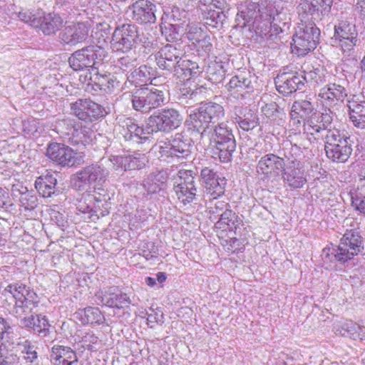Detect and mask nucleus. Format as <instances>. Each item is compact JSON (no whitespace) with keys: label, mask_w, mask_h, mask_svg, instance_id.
Instances as JSON below:
<instances>
[{"label":"nucleus","mask_w":365,"mask_h":365,"mask_svg":"<svg viewBox=\"0 0 365 365\" xmlns=\"http://www.w3.org/2000/svg\"><path fill=\"white\" fill-rule=\"evenodd\" d=\"M182 34L185 35V38L192 41L193 43L199 41L204 34L203 30L200 27L195 24H190L189 23L186 24Z\"/></svg>","instance_id":"nucleus-56"},{"label":"nucleus","mask_w":365,"mask_h":365,"mask_svg":"<svg viewBox=\"0 0 365 365\" xmlns=\"http://www.w3.org/2000/svg\"><path fill=\"white\" fill-rule=\"evenodd\" d=\"M192 141L186 133L180 132L171 136L168 142H163V145L159 146V158H185L191 153L190 148Z\"/></svg>","instance_id":"nucleus-12"},{"label":"nucleus","mask_w":365,"mask_h":365,"mask_svg":"<svg viewBox=\"0 0 365 365\" xmlns=\"http://www.w3.org/2000/svg\"><path fill=\"white\" fill-rule=\"evenodd\" d=\"M299 151V148L294 145L289 149L284 150L282 158H284V168L300 166V161L297 159L296 155Z\"/></svg>","instance_id":"nucleus-53"},{"label":"nucleus","mask_w":365,"mask_h":365,"mask_svg":"<svg viewBox=\"0 0 365 365\" xmlns=\"http://www.w3.org/2000/svg\"><path fill=\"white\" fill-rule=\"evenodd\" d=\"M83 321L86 324H102L104 322V316L98 307H88L83 310Z\"/></svg>","instance_id":"nucleus-48"},{"label":"nucleus","mask_w":365,"mask_h":365,"mask_svg":"<svg viewBox=\"0 0 365 365\" xmlns=\"http://www.w3.org/2000/svg\"><path fill=\"white\" fill-rule=\"evenodd\" d=\"M46 155L53 163L62 167L70 168L79 163L78 153L63 143H49Z\"/></svg>","instance_id":"nucleus-16"},{"label":"nucleus","mask_w":365,"mask_h":365,"mask_svg":"<svg viewBox=\"0 0 365 365\" xmlns=\"http://www.w3.org/2000/svg\"><path fill=\"white\" fill-rule=\"evenodd\" d=\"M257 3L246 1L240 4L237 7V14L236 22L237 26L241 28H249L252 24H255L258 16Z\"/></svg>","instance_id":"nucleus-27"},{"label":"nucleus","mask_w":365,"mask_h":365,"mask_svg":"<svg viewBox=\"0 0 365 365\" xmlns=\"http://www.w3.org/2000/svg\"><path fill=\"white\" fill-rule=\"evenodd\" d=\"M108 160L101 159L98 162L83 167L71 178V184L77 191L93 189L96 195H102L103 184L109 176Z\"/></svg>","instance_id":"nucleus-2"},{"label":"nucleus","mask_w":365,"mask_h":365,"mask_svg":"<svg viewBox=\"0 0 365 365\" xmlns=\"http://www.w3.org/2000/svg\"><path fill=\"white\" fill-rule=\"evenodd\" d=\"M182 51L175 45L166 44L155 53V61L161 70L175 76V71L180 63Z\"/></svg>","instance_id":"nucleus-18"},{"label":"nucleus","mask_w":365,"mask_h":365,"mask_svg":"<svg viewBox=\"0 0 365 365\" xmlns=\"http://www.w3.org/2000/svg\"><path fill=\"white\" fill-rule=\"evenodd\" d=\"M138 27L133 24L117 26L112 34L110 48L115 52H129L137 43Z\"/></svg>","instance_id":"nucleus-11"},{"label":"nucleus","mask_w":365,"mask_h":365,"mask_svg":"<svg viewBox=\"0 0 365 365\" xmlns=\"http://www.w3.org/2000/svg\"><path fill=\"white\" fill-rule=\"evenodd\" d=\"M347 107L349 108V119L354 118V115L356 117H361L365 115L364 103L348 101Z\"/></svg>","instance_id":"nucleus-60"},{"label":"nucleus","mask_w":365,"mask_h":365,"mask_svg":"<svg viewBox=\"0 0 365 365\" xmlns=\"http://www.w3.org/2000/svg\"><path fill=\"white\" fill-rule=\"evenodd\" d=\"M225 115L222 106L214 102L200 104L196 111L190 114L185 123L189 130L202 134L210 123H215Z\"/></svg>","instance_id":"nucleus-5"},{"label":"nucleus","mask_w":365,"mask_h":365,"mask_svg":"<svg viewBox=\"0 0 365 365\" xmlns=\"http://www.w3.org/2000/svg\"><path fill=\"white\" fill-rule=\"evenodd\" d=\"M255 83V76L250 72L241 73L232 77L226 88L235 98L244 97L252 91Z\"/></svg>","instance_id":"nucleus-22"},{"label":"nucleus","mask_w":365,"mask_h":365,"mask_svg":"<svg viewBox=\"0 0 365 365\" xmlns=\"http://www.w3.org/2000/svg\"><path fill=\"white\" fill-rule=\"evenodd\" d=\"M168 173L164 170L150 173L143 181V187L149 194L163 190L168 180Z\"/></svg>","instance_id":"nucleus-32"},{"label":"nucleus","mask_w":365,"mask_h":365,"mask_svg":"<svg viewBox=\"0 0 365 365\" xmlns=\"http://www.w3.org/2000/svg\"><path fill=\"white\" fill-rule=\"evenodd\" d=\"M314 110V106L309 101L300 100L294 101L291 108V118L292 119L297 118L298 115L300 118H304L309 115Z\"/></svg>","instance_id":"nucleus-41"},{"label":"nucleus","mask_w":365,"mask_h":365,"mask_svg":"<svg viewBox=\"0 0 365 365\" xmlns=\"http://www.w3.org/2000/svg\"><path fill=\"white\" fill-rule=\"evenodd\" d=\"M334 36L339 39L343 53L347 56H353L359 41L355 24L348 20L340 21L334 26Z\"/></svg>","instance_id":"nucleus-15"},{"label":"nucleus","mask_w":365,"mask_h":365,"mask_svg":"<svg viewBox=\"0 0 365 365\" xmlns=\"http://www.w3.org/2000/svg\"><path fill=\"white\" fill-rule=\"evenodd\" d=\"M333 112L330 108L324 109L322 113H313L307 120V126L312 130L311 133H322L326 135L327 131L336 130L332 128Z\"/></svg>","instance_id":"nucleus-26"},{"label":"nucleus","mask_w":365,"mask_h":365,"mask_svg":"<svg viewBox=\"0 0 365 365\" xmlns=\"http://www.w3.org/2000/svg\"><path fill=\"white\" fill-rule=\"evenodd\" d=\"M284 168V158L273 153L266 154L258 161L256 170L259 174L269 175L278 174Z\"/></svg>","instance_id":"nucleus-28"},{"label":"nucleus","mask_w":365,"mask_h":365,"mask_svg":"<svg viewBox=\"0 0 365 365\" xmlns=\"http://www.w3.org/2000/svg\"><path fill=\"white\" fill-rule=\"evenodd\" d=\"M95 302L98 305L120 309L128 307L132 304V300L126 293L118 290L117 287H111L97 292L95 295Z\"/></svg>","instance_id":"nucleus-17"},{"label":"nucleus","mask_w":365,"mask_h":365,"mask_svg":"<svg viewBox=\"0 0 365 365\" xmlns=\"http://www.w3.org/2000/svg\"><path fill=\"white\" fill-rule=\"evenodd\" d=\"M94 200L96 203L93 208H91L89 206L85 207L81 206L79 207V210L83 213H89L91 216L96 215L98 218L107 215L109 213L107 207H106L108 205L107 196L106 195L96 196V195Z\"/></svg>","instance_id":"nucleus-38"},{"label":"nucleus","mask_w":365,"mask_h":365,"mask_svg":"<svg viewBox=\"0 0 365 365\" xmlns=\"http://www.w3.org/2000/svg\"><path fill=\"white\" fill-rule=\"evenodd\" d=\"M39 14L40 12H31L27 9H22L16 14L21 21L36 28L38 27L39 23Z\"/></svg>","instance_id":"nucleus-55"},{"label":"nucleus","mask_w":365,"mask_h":365,"mask_svg":"<svg viewBox=\"0 0 365 365\" xmlns=\"http://www.w3.org/2000/svg\"><path fill=\"white\" fill-rule=\"evenodd\" d=\"M324 140V150L327 157L335 163H345L352 153L350 137L339 130H329L322 135Z\"/></svg>","instance_id":"nucleus-7"},{"label":"nucleus","mask_w":365,"mask_h":365,"mask_svg":"<svg viewBox=\"0 0 365 365\" xmlns=\"http://www.w3.org/2000/svg\"><path fill=\"white\" fill-rule=\"evenodd\" d=\"M150 117V126L158 132L170 133L178 128L182 121L180 112L174 108H163L154 112Z\"/></svg>","instance_id":"nucleus-13"},{"label":"nucleus","mask_w":365,"mask_h":365,"mask_svg":"<svg viewBox=\"0 0 365 365\" xmlns=\"http://www.w3.org/2000/svg\"><path fill=\"white\" fill-rule=\"evenodd\" d=\"M89 31L90 24L88 22H73L59 33V38L64 44L76 46L87 40Z\"/></svg>","instance_id":"nucleus-21"},{"label":"nucleus","mask_w":365,"mask_h":365,"mask_svg":"<svg viewBox=\"0 0 365 365\" xmlns=\"http://www.w3.org/2000/svg\"><path fill=\"white\" fill-rule=\"evenodd\" d=\"M57 179L53 174H47L38 178L35 182V187L44 197H51L60 191L56 187Z\"/></svg>","instance_id":"nucleus-35"},{"label":"nucleus","mask_w":365,"mask_h":365,"mask_svg":"<svg viewBox=\"0 0 365 365\" xmlns=\"http://www.w3.org/2000/svg\"><path fill=\"white\" fill-rule=\"evenodd\" d=\"M62 125H68L70 126L67 128L69 131H63L59 130L58 132L61 133L63 135H70L68 137V140L72 145H86V144L90 143L92 140V135H93V131L92 129L88 127H81L78 128H75L73 126L72 122L71 120H63L59 123V128Z\"/></svg>","instance_id":"nucleus-25"},{"label":"nucleus","mask_w":365,"mask_h":365,"mask_svg":"<svg viewBox=\"0 0 365 365\" xmlns=\"http://www.w3.org/2000/svg\"><path fill=\"white\" fill-rule=\"evenodd\" d=\"M202 90H205V88L202 86L195 89H192L190 87L185 86L180 88L178 98L181 101L186 98L192 99L195 98L198 93H202Z\"/></svg>","instance_id":"nucleus-62"},{"label":"nucleus","mask_w":365,"mask_h":365,"mask_svg":"<svg viewBox=\"0 0 365 365\" xmlns=\"http://www.w3.org/2000/svg\"><path fill=\"white\" fill-rule=\"evenodd\" d=\"M290 20L289 14L287 11L282 8L279 9V6H278L277 11L275 12L272 19V27L274 29L275 36L289 28Z\"/></svg>","instance_id":"nucleus-39"},{"label":"nucleus","mask_w":365,"mask_h":365,"mask_svg":"<svg viewBox=\"0 0 365 365\" xmlns=\"http://www.w3.org/2000/svg\"><path fill=\"white\" fill-rule=\"evenodd\" d=\"M241 219L235 212L230 210V207H228L223 213H222L217 222V224L219 225L220 227L222 225H226L231 229H236L240 225H241Z\"/></svg>","instance_id":"nucleus-47"},{"label":"nucleus","mask_w":365,"mask_h":365,"mask_svg":"<svg viewBox=\"0 0 365 365\" xmlns=\"http://www.w3.org/2000/svg\"><path fill=\"white\" fill-rule=\"evenodd\" d=\"M118 66L129 74L138 64L137 58L133 56L126 55L118 60Z\"/></svg>","instance_id":"nucleus-57"},{"label":"nucleus","mask_w":365,"mask_h":365,"mask_svg":"<svg viewBox=\"0 0 365 365\" xmlns=\"http://www.w3.org/2000/svg\"><path fill=\"white\" fill-rule=\"evenodd\" d=\"M352 206L359 212L365 215V194L356 189L349 192Z\"/></svg>","instance_id":"nucleus-54"},{"label":"nucleus","mask_w":365,"mask_h":365,"mask_svg":"<svg viewBox=\"0 0 365 365\" xmlns=\"http://www.w3.org/2000/svg\"><path fill=\"white\" fill-rule=\"evenodd\" d=\"M73 114L79 120L93 122L105 117L108 112L106 108L89 98H81L71 104Z\"/></svg>","instance_id":"nucleus-14"},{"label":"nucleus","mask_w":365,"mask_h":365,"mask_svg":"<svg viewBox=\"0 0 365 365\" xmlns=\"http://www.w3.org/2000/svg\"><path fill=\"white\" fill-rule=\"evenodd\" d=\"M228 207H230L229 203L225 201L217 200L211 202L208 207L209 212L211 214L210 218L213 220H216V217H220Z\"/></svg>","instance_id":"nucleus-59"},{"label":"nucleus","mask_w":365,"mask_h":365,"mask_svg":"<svg viewBox=\"0 0 365 365\" xmlns=\"http://www.w3.org/2000/svg\"><path fill=\"white\" fill-rule=\"evenodd\" d=\"M50 358L53 365H78L76 352L68 346L54 345Z\"/></svg>","instance_id":"nucleus-29"},{"label":"nucleus","mask_w":365,"mask_h":365,"mask_svg":"<svg viewBox=\"0 0 365 365\" xmlns=\"http://www.w3.org/2000/svg\"><path fill=\"white\" fill-rule=\"evenodd\" d=\"M274 83L279 93L284 96L290 95L304 86L302 74L297 72L279 73L274 78Z\"/></svg>","instance_id":"nucleus-23"},{"label":"nucleus","mask_w":365,"mask_h":365,"mask_svg":"<svg viewBox=\"0 0 365 365\" xmlns=\"http://www.w3.org/2000/svg\"><path fill=\"white\" fill-rule=\"evenodd\" d=\"M108 53L101 46L96 44L85 46L74 51L68 58L71 68L76 71L91 68L96 71L103 65Z\"/></svg>","instance_id":"nucleus-6"},{"label":"nucleus","mask_w":365,"mask_h":365,"mask_svg":"<svg viewBox=\"0 0 365 365\" xmlns=\"http://www.w3.org/2000/svg\"><path fill=\"white\" fill-rule=\"evenodd\" d=\"M11 327L7 320L0 317V365H18V357L16 354H11L8 356H3V351L5 346L2 340L6 334L11 332Z\"/></svg>","instance_id":"nucleus-36"},{"label":"nucleus","mask_w":365,"mask_h":365,"mask_svg":"<svg viewBox=\"0 0 365 365\" xmlns=\"http://www.w3.org/2000/svg\"><path fill=\"white\" fill-rule=\"evenodd\" d=\"M96 71H92L91 74V80L93 83V86L96 87L94 90L106 91L108 89H110V84L113 83V81L111 79L109 74H101L99 73V68H97Z\"/></svg>","instance_id":"nucleus-42"},{"label":"nucleus","mask_w":365,"mask_h":365,"mask_svg":"<svg viewBox=\"0 0 365 365\" xmlns=\"http://www.w3.org/2000/svg\"><path fill=\"white\" fill-rule=\"evenodd\" d=\"M38 205L37 198L30 192H24L21 194L19 198V205L25 210L31 211Z\"/></svg>","instance_id":"nucleus-58"},{"label":"nucleus","mask_w":365,"mask_h":365,"mask_svg":"<svg viewBox=\"0 0 365 365\" xmlns=\"http://www.w3.org/2000/svg\"><path fill=\"white\" fill-rule=\"evenodd\" d=\"M160 30L162 34L169 42H173L179 38V36L184 32L183 29L174 27L173 26L161 21Z\"/></svg>","instance_id":"nucleus-50"},{"label":"nucleus","mask_w":365,"mask_h":365,"mask_svg":"<svg viewBox=\"0 0 365 365\" xmlns=\"http://www.w3.org/2000/svg\"><path fill=\"white\" fill-rule=\"evenodd\" d=\"M145 163L139 158L132 155H125L123 170L141 169Z\"/></svg>","instance_id":"nucleus-63"},{"label":"nucleus","mask_w":365,"mask_h":365,"mask_svg":"<svg viewBox=\"0 0 365 365\" xmlns=\"http://www.w3.org/2000/svg\"><path fill=\"white\" fill-rule=\"evenodd\" d=\"M156 5L150 0H136L128 7L132 20L139 24H154L156 21Z\"/></svg>","instance_id":"nucleus-19"},{"label":"nucleus","mask_w":365,"mask_h":365,"mask_svg":"<svg viewBox=\"0 0 365 365\" xmlns=\"http://www.w3.org/2000/svg\"><path fill=\"white\" fill-rule=\"evenodd\" d=\"M201 73L202 68L197 62L190 60H182L181 57L180 63L175 71V76L180 81H185L198 76Z\"/></svg>","instance_id":"nucleus-33"},{"label":"nucleus","mask_w":365,"mask_h":365,"mask_svg":"<svg viewBox=\"0 0 365 365\" xmlns=\"http://www.w3.org/2000/svg\"><path fill=\"white\" fill-rule=\"evenodd\" d=\"M213 154L217 155L222 163L230 162L236 150V140L230 128L225 122L218 123L211 137Z\"/></svg>","instance_id":"nucleus-8"},{"label":"nucleus","mask_w":365,"mask_h":365,"mask_svg":"<svg viewBox=\"0 0 365 365\" xmlns=\"http://www.w3.org/2000/svg\"><path fill=\"white\" fill-rule=\"evenodd\" d=\"M347 96L345 87L337 83H329L322 87L318 97L323 105L327 107H334L339 103H343Z\"/></svg>","instance_id":"nucleus-24"},{"label":"nucleus","mask_w":365,"mask_h":365,"mask_svg":"<svg viewBox=\"0 0 365 365\" xmlns=\"http://www.w3.org/2000/svg\"><path fill=\"white\" fill-rule=\"evenodd\" d=\"M357 328H359V324L352 321H346L340 326L336 331L342 336L356 340L359 337V334L356 333Z\"/></svg>","instance_id":"nucleus-52"},{"label":"nucleus","mask_w":365,"mask_h":365,"mask_svg":"<svg viewBox=\"0 0 365 365\" xmlns=\"http://www.w3.org/2000/svg\"><path fill=\"white\" fill-rule=\"evenodd\" d=\"M161 21H164L166 24L183 30H185V27L187 24L185 16L182 18L178 9H172L170 12H165L161 17Z\"/></svg>","instance_id":"nucleus-43"},{"label":"nucleus","mask_w":365,"mask_h":365,"mask_svg":"<svg viewBox=\"0 0 365 365\" xmlns=\"http://www.w3.org/2000/svg\"><path fill=\"white\" fill-rule=\"evenodd\" d=\"M196 177V173L191 170H180L174 178L173 190L178 199L185 205L195 199Z\"/></svg>","instance_id":"nucleus-10"},{"label":"nucleus","mask_w":365,"mask_h":365,"mask_svg":"<svg viewBox=\"0 0 365 365\" xmlns=\"http://www.w3.org/2000/svg\"><path fill=\"white\" fill-rule=\"evenodd\" d=\"M302 74L303 83H315L321 84L326 81L325 71L322 68H313L309 71H304Z\"/></svg>","instance_id":"nucleus-46"},{"label":"nucleus","mask_w":365,"mask_h":365,"mask_svg":"<svg viewBox=\"0 0 365 365\" xmlns=\"http://www.w3.org/2000/svg\"><path fill=\"white\" fill-rule=\"evenodd\" d=\"M200 15L204 24L212 29H221L227 18L225 11H217L207 7L200 9Z\"/></svg>","instance_id":"nucleus-31"},{"label":"nucleus","mask_w":365,"mask_h":365,"mask_svg":"<svg viewBox=\"0 0 365 365\" xmlns=\"http://www.w3.org/2000/svg\"><path fill=\"white\" fill-rule=\"evenodd\" d=\"M18 357V365H39V359L36 351Z\"/></svg>","instance_id":"nucleus-64"},{"label":"nucleus","mask_w":365,"mask_h":365,"mask_svg":"<svg viewBox=\"0 0 365 365\" xmlns=\"http://www.w3.org/2000/svg\"><path fill=\"white\" fill-rule=\"evenodd\" d=\"M207 78L212 83H219L223 81L225 76V70L220 63H215L208 66Z\"/></svg>","instance_id":"nucleus-49"},{"label":"nucleus","mask_w":365,"mask_h":365,"mask_svg":"<svg viewBox=\"0 0 365 365\" xmlns=\"http://www.w3.org/2000/svg\"><path fill=\"white\" fill-rule=\"evenodd\" d=\"M4 292L11 294L14 299L15 303L11 314L20 320V327L32 329L39 335L45 336L50 325L46 316L37 314L34 311L39 304L36 293L21 282L8 284Z\"/></svg>","instance_id":"nucleus-1"},{"label":"nucleus","mask_w":365,"mask_h":365,"mask_svg":"<svg viewBox=\"0 0 365 365\" xmlns=\"http://www.w3.org/2000/svg\"><path fill=\"white\" fill-rule=\"evenodd\" d=\"M320 30L314 23L300 24L292 38V53L304 56L313 51L319 41Z\"/></svg>","instance_id":"nucleus-9"},{"label":"nucleus","mask_w":365,"mask_h":365,"mask_svg":"<svg viewBox=\"0 0 365 365\" xmlns=\"http://www.w3.org/2000/svg\"><path fill=\"white\" fill-rule=\"evenodd\" d=\"M133 108L148 113L166 103V91L162 86L139 87L128 92Z\"/></svg>","instance_id":"nucleus-3"},{"label":"nucleus","mask_w":365,"mask_h":365,"mask_svg":"<svg viewBox=\"0 0 365 365\" xmlns=\"http://www.w3.org/2000/svg\"><path fill=\"white\" fill-rule=\"evenodd\" d=\"M248 30L254 32L257 36L260 37H263L267 34H269L270 37L275 35L272 20L262 19L261 18H258L255 20V24H252L250 27L248 28Z\"/></svg>","instance_id":"nucleus-40"},{"label":"nucleus","mask_w":365,"mask_h":365,"mask_svg":"<svg viewBox=\"0 0 365 365\" xmlns=\"http://www.w3.org/2000/svg\"><path fill=\"white\" fill-rule=\"evenodd\" d=\"M63 18L58 14H39V23L37 28H39L45 35L55 34L63 25Z\"/></svg>","instance_id":"nucleus-30"},{"label":"nucleus","mask_w":365,"mask_h":365,"mask_svg":"<svg viewBox=\"0 0 365 365\" xmlns=\"http://www.w3.org/2000/svg\"><path fill=\"white\" fill-rule=\"evenodd\" d=\"M282 178L289 187L294 189L302 187L307 182L300 166L284 168Z\"/></svg>","instance_id":"nucleus-34"},{"label":"nucleus","mask_w":365,"mask_h":365,"mask_svg":"<svg viewBox=\"0 0 365 365\" xmlns=\"http://www.w3.org/2000/svg\"><path fill=\"white\" fill-rule=\"evenodd\" d=\"M237 123L242 130L249 131L257 126L258 118L255 115L250 114V118L247 117L242 119L241 117H239Z\"/></svg>","instance_id":"nucleus-61"},{"label":"nucleus","mask_w":365,"mask_h":365,"mask_svg":"<svg viewBox=\"0 0 365 365\" xmlns=\"http://www.w3.org/2000/svg\"><path fill=\"white\" fill-rule=\"evenodd\" d=\"M364 249L363 240L358 232H346L341 239L336 248L326 247L322 250V256L330 261L345 263L358 255Z\"/></svg>","instance_id":"nucleus-4"},{"label":"nucleus","mask_w":365,"mask_h":365,"mask_svg":"<svg viewBox=\"0 0 365 365\" xmlns=\"http://www.w3.org/2000/svg\"><path fill=\"white\" fill-rule=\"evenodd\" d=\"M315 21L322 20L329 15L333 5V0H315Z\"/></svg>","instance_id":"nucleus-51"},{"label":"nucleus","mask_w":365,"mask_h":365,"mask_svg":"<svg viewBox=\"0 0 365 365\" xmlns=\"http://www.w3.org/2000/svg\"><path fill=\"white\" fill-rule=\"evenodd\" d=\"M299 16L302 19L315 20L316 4L315 0H301L297 7Z\"/></svg>","instance_id":"nucleus-44"},{"label":"nucleus","mask_w":365,"mask_h":365,"mask_svg":"<svg viewBox=\"0 0 365 365\" xmlns=\"http://www.w3.org/2000/svg\"><path fill=\"white\" fill-rule=\"evenodd\" d=\"M150 69V68L145 65L140 66L138 68L135 67L129 74H126L127 81L134 85L135 88L145 87L147 82L151 79Z\"/></svg>","instance_id":"nucleus-37"},{"label":"nucleus","mask_w":365,"mask_h":365,"mask_svg":"<svg viewBox=\"0 0 365 365\" xmlns=\"http://www.w3.org/2000/svg\"><path fill=\"white\" fill-rule=\"evenodd\" d=\"M200 178L204 184L205 192L215 200L224 194L226 180L220 178L211 166L202 165L200 170Z\"/></svg>","instance_id":"nucleus-20"},{"label":"nucleus","mask_w":365,"mask_h":365,"mask_svg":"<svg viewBox=\"0 0 365 365\" xmlns=\"http://www.w3.org/2000/svg\"><path fill=\"white\" fill-rule=\"evenodd\" d=\"M258 16L262 19L272 20L279 5L276 2L268 0H261L257 3Z\"/></svg>","instance_id":"nucleus-45"}]
</instances>
